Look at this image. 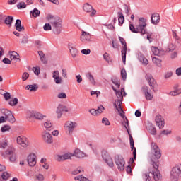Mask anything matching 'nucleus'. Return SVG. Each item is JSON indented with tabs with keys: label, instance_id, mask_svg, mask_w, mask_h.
Returning a JSON list of instances; mask_svg holds the SVG:
<instances>
[{
	"label": "nucleus",
	"instance_id": "f257e3e1",
	"mask_svg": "<svg viewBox=\"0 0 181 181\" xmlns=\"http://www.w3.org/2000/svg\"><path fill=\"white\" fill-rule=\"evenodd\" d=\"M151 153L149 154V158L152 162L153 168L155 169L153 171H149V174H152L155 181H161L162 175L159 171V162H155L160 159L162 157V153L160 152V148L156 144V143L152 142L151 144Z\"/></svg>",
	"mask_w": 181,
	"mask_h": 181
},
{
	"label": "nucleus",
	"instance_id": "f03ea898",
	"mask_svg": "<svg viewBox=\"0 0 181 181\" xmlns=\"http://www.w3.org/2000/svg\"><path fill=\"white\" fill-rule=\"evenodd\" d=\"M71 156H76V158H85L86 153L77 148L74 151V153H65L62 156H57V160L58 162H62L67 159H71Z\"/></svg>",
	"mask_w": 181,
	"mask_h": 181
},
{
	"label": "nucleus",
	"instance_id": "7ed1b4c3",
	"mask_svg": "<svg viewBox=\"0 0 181 181\" xmlns=\"http://www.w3.org/2000/svg\"><path fill=\"white\" fill-rule=\"evenodd\" d=\"M181 175V164H178L173 167L170 174L171 181H179Z\"/></svg>",
	"mask_w": 181,
	"mask_h": 181
},
{
	"label": "nucleus",
	"instance_id": "20e7f679",
	"mask_svg": "<svg viewBox=\"0 0 181 181\" xmlns=\"http://www.w3.org/2000/svg\"><path fill=\"white\" fill-rule=\"evenodd\" d=\"M181 175V164H178L173 167L170 174L171 181H179Z\"/></svg>",
	"mask_w": 181,
	"mask_h": 181
},
{
	"label": "nucleus",
	"instance_id": "39448f33",
	"mask_svg": "<svg viewBox=\"0 0 181 181\" xmlns=\"http://www.w3.org/2000/svg\"><path fill=\"white\" fill-rule=\"evenodd\" d=\"M115 163L118 170L122 171L125 169V160L122 156L117 154L115 156Z\"/></svg>",
	"mask_w": 181,
	"mask_h": 181
},
{
	"label": "nucleus",
	"instance_id": "423d86ee",
	"mask_svg": "<svg viewBox=\"0 0 181 181\" xmlns=\"http://www.w3.org/2000/svg\"><path fill=\"white\" fill-rule=\"evenodd\" d=\"M62 23V22L60 19L56 20L54 22H51L52 31L55 35H60V33H62V28L63 27Z\"/></svg>",
	"mask_w": 181,
	"mask_h": 181
},
{
	"label": "nucleus",
	"instance_id": "0eeeda50",
	"mask_svg": "<svg viewBox=\"0 0 181 181\" xmlns=\"http://www.w3.org/2000/svg\"><path fill=\"white\" fill-rule=\"evenodd\" d=\"M136 26L140 30L141 35H146V18L144 17L139 18V24Z\"/></svg>",
	"mask_w": 181,
	"mask_h": 181
},
{
	"label": "nucleus",
	"instance_id": "6e6552de",
	"mask_svg": "<svg viewBox=\"0 0 181 181\" xmlns=\"http://www.w3.org/2000/svg\"><path fill=\"white\" fill-rule=\"evenodd\" d=\"M119 40L121 45H123V49L121 51V52H122V62L124 64H125L127 62V42L125 41V39H124L121 36H119Z\"/></svg>",
	"mask_w": 181,
	"mask_h": 181
},
{
	"label": "nucleus",
	"instance_id": "1a4fd4ad",
	"mask_svg": "<svg viewBox=\"0 0 181 181\" xmlns=\"http://www.w3.org/2000/svg\"><path fill=\"white\" fill-rule=\"evenodd\" d=\"M102 159H103L110 168H114V161H112V158H111L107 151H102Z\"/></svg>",
	"mask_w": 181,
	"mask_h": 181
},
{
	"label": "nucleus",
	"instance_id": "9d476101",
	"mask_svg": "<svg viewBox=\"0 0 181 181\" xmlns=\"http://www.w3.org/2000/svg\"><path fill=\"white\" fill-rule=\"evenodd\" d=\"M145 78L147 80L151 90H153V91H156V88H155L156 87V81H155L152 74H146Z\"/></svg>",
	"mask_w": 181,
	"mask_h": 181
},
{
	"label": "nucleus",
	"instance_id": "9b49d317",
	"mask_svg": "<svg viewBox=\"0 0 181 181\" xmlns=\"http://www.w3.org/2000/svg\"><path fill=\"white\" fill-rule=\"evenodd\" d=\"M122 124L124 126V128L127 129V134L129 136L130 148L131 149H134V138H132V135H131V133L129 132V121L126 119V121L122 122Z\"/></svg>",
	"mask_w": 181,
	"mask_h": 181
},
{
	"label": "nucleus",
	"instance_id": "f8f14e48",
	"mask_svg": "<svg viewBox=\"0 0 181 181\" xmlns=\"http://www.w3.org/2000/svg\"><path fill=\"white\" fill-rule=\"evenodd\" d=\"M17 144L23 146V148H28L29 146V140L23 136H20L17 137Z\"/></svg>",
	"mask_w": 181,
	"mask_h": 181
},
{
	"label": "nucleus",
	"instance_id": "ddd939ff",
	"mask_svg": "<svg viewBox=\"0 0 181 181\" xmlns=\"http://www.w3.org/2000/svg\"><path fill=\"white\" fill-rule=\"evenodd\" d=\"M27 161H28V164L31 168H33L34 166H35L36 163H37L36 154H35V153L29 154V156L27 158Z\"/></svg>",
	"mask_w": 181,
	"mask_h": 181
},
{
	"label": "nucleus",
	"instance_id": "4468645a",
	"mask_svg": "<svg viewBox=\"0 0 181 181\" xmlns=\"http://www.w3.org/2000/svg\"><path fill=\"white\" fill-rule=\"evenodd\" d=\"M42 138L43 141L46 142V144H53V136L52 134H50V133L44 131L42 133Z\"/></svg>",
	"mask_w": 181,
	"mask_h": 181
},
{
	"label": "nucleus",
	"instance_id": "2eb2a0df",
	"mask_svg": "<svg viewBox=\"0 0 181 181\" xmlns=\"http://www.w3.org/2000/svg\"><path fill=\"white\" fill-rule=\"evenodd\" d=\"M83 9L85 12H87L88 13L90 12V16H94L95 13H97V11L93 8V6L89 4L88 3H86L83 6Z\"/></svg>",
	"mask_w": 181,
	"mask_h": 181
},
{
	"label": "nucleus",
	"instance_id": "dca6fc26",
	"mask_svg": "<svg viewBox=\"0 0 181 181\" xmlns=\"http://www.w3.org/2000/svg\"><path fill=\"white\" fill-rule=\"evenodd\" d=\"M69 112V108L66 107V106L63 105H59L57 108V118H62V116L63 115V112Z\"/></svg>",
	"mask_w": 181,
	"mask_h": 181
},
{
	"label": "nucleus",
	"instance_id": "f3484780",
	"mask_svg": "<svg viewBox=\"0 0 181 181\" xmlns=\"http://www.w3.org/2000/svg\"><path fill=\"white\" fill-rule=\"evenodd\" d=\"M16 152V149L13 146H11L5 152H1V155L6 159L8 156L13 155Z\"/></svg>",
	"mask_w": 181,
	"mask_h": 181
},
{
	"label": "nucleus",
	"instance_id": "a211bd4d",
	"mask_svg": "<svg viewBox=\"0 0 181 181\" xmlns=\"http://www.w3.org/2000/svg\"><path fill=\"white\" fill-rule=\"evenodd\" d=\"M65 127L67 128L69 134L70 135L73 134V131H74V129L77 127V123L73 122H66Z\"/></svg>",
	"mask_w": 181,
	"mask_h": 181
},
{
	"label": "nucleus",
	"instance_id": "6ab92c4d",
	"mask_svg": "<svg viewBox=\"0 0 181 181\" xmlns=\"http://www.w3.org/2000/svg\"><path fill=\"white\" fill-rule=\"evenodd\" d=\"M68 47L69 49L70 54H71L72 57L74 59L77 57V54H78V51L77 48H76V45L73 43H69L68 45Z\"/></svg>",
	"mask_w": 181,
	"mask_h": 181
},
{
	"label": "nucleus",
	"instance_id": "aec40b11",
	"mask_svg": "<svg viewBox=\"0 0 181 181\" xmlns=\"http://www.w3.org/2000/svg\"><path fill=\"white\" fill-rule=\"evenodd\" d=\"M155 121H156V126L158 127L160 129H162V128L165 127V122L163 121V119H162L161 115L156 116Z\"/></svg>",
	"mask_w": 181,
	"mask_h": 181
},
{
	"label": "nucleus",
	"instance_id": "412c9836",
	"mask_svg": "<svg viewBox=\"0 0 181 181\" xmlns=\"http://www.w3.org/2000/svg\"><path fill=\"white\" fill-rule=\"evenodd\" d=\"M122 100L123 99L115 100L114 103H113V105H114L115 108L117 110V111H118V112H119V110L122 112H124V110L122 109V106H121L122 104Z\"/></svg>",
	"mask_w": 181,
	"mask_h": 181
},
{
	"label": "nucleus",
	"instance_id": "4be33fe9",
	"mask_svg": "<svg viewBox=\"0 0 181 181\" xmlns=\"http://www.w3.org/2000/svg\"><path fill=\"white\" fill-rule=\"evenodd\" d=\"M81 42H85V40H86L87 42H91V34L86 31H82V34L81 35Z\"/></svg>",
	"mask_w": 181,
	"mask_h": 181
},
{
	"label": "nucleus",
	"instance_id": "5701e85b",
	"mask_svg": "<svg viewBox=\"0 0 181 181\" xmlns=\"http://www.w3.org/2000/svg\"><path fill=\"white\" fill-rule=\"evenodd\" d=\"M151 21L153 25H158V23H159V22L160 21V17L159 16V13H156L152 14Z\"/></svg>",
	"mask_w": 181,
	"mask_h": 181
},
{
	"label": "nucleus",
	"instance_id": "b1692460",
	"mask_svg": "<svg viewBox=\"0 0 181 181\" xmlns=\"http://www.w3.org/2000/svg\"><path fill=\"white\" fill-rule=\"evenodd\" d=\"M15 27L18 32H23V30H25V27L22 25V21H21L19 19L16 21Z\"/></svg>",
	"mask_w": 181,
	"mask_h": 181
},
{
	"label": "nucleus",
	"instance_id": "393cba45",
	"mask_svg": "<svg viewBox=\"0 0 181 181\" xmlns=\"http://www.w3.org/2000/svg\"><path fill=\"white\" fill-rule=\"evenodd\" d=\"M44 127L46 129V131H52L54 129L53 123L47 120L44 123Z\"/></svg>",
	"mask_w": 181,
	"mask_h": 181
},
{
	"label": "nucleus",
	"instance_id": "a878e982",
	"mask_svg": "<svg viewBox=\"0 0 181 181\" xmlns=\"http://www.w3.org/2000/svg\"><path fill=\"white\" fill-rule=\"evenodd\" d=\"M12 177V174L8 173V171H4L1 174V179L4 181L9 180Z\"/></svg>",
	"mask_w": 181,
	"mask_h": 181
},
{
	"label": "nucleus",
	"instance_id": "bb28decb",
	"mask_svg": "<svg viewBox=\"0 0 181 181\" xmlns=\"http://www.w3.org/2000/svg\"><path fill=\"white\" fill-rule=\"evenodd\" d=\"M33 117H34V118H35V119H40V120H42L44 118H46V115H43L42 113H40L39 112H35L33 113Z\"/></svg>",
	"mask_w": 181,
	"mask_h": 181
},
{
	"label": "nucleus",
	"instance_id": "cd10ccee",
	"mask_svg": "<svg viewBox=\"0 0 181 181\" xmlns=\"http://www.w3.org/2000/svg\"><path fill=\"white\" fill-rule=\"evenodd\" d=\"M112 88L115 91L117 100H124V96L122 95V92L117 90L114 86L112 87Z\"/></svg>",
	"mask_w": 181,
	"mask_h": 181
},
{
	"label": "nucleus",
	"instance_id": "c85d7f7f",
	"mask_svg": "<svg viewBox=\"0 0 181 181\" xmlns=\"http://www.w3.org/2000/svg\"><path fill=\"white\" fill-rule=\"evenodd\" d=\"M12 22H13V17L11 16H8L4 20V23L8 25L9 28L12 26Z\"/></svg>",
	"mask_w": 181,
	"mask_h": 181
},
{
	"label": "nucleus",
	"instance_id": "c756f323",
	"mask_svg": "<svg viewBox=\"0 0 181 181\" xmlns=\"http://www.w3.org/2000/svg\"><path fill=\"white\" fill-rule=\"evenodd\" d=\"M118 15V21H119V26H122V25L124 24V14H122V12H118L117 13Z\"/></svg>",
	"mask_w": 181,
	"mask_h": 181
},
{
	"label": "nucleus",
	"instance_id": "7c9ffc66",
	"mask_svg": "<svg viewBox=\"0 0 181 181\" xmlns=\"http://www.w3.org/2000/svg\"><path fill=\"white\" fill-rule=\"evenodd\" d=\"M129 30H131V32H132V33H141L139 28H138V25H136V28L135 26H134L132 24H129Z\"/></svg>",
	"mask_w": 181,
	"mask_h": 181
},
{
	"label": "nucleus",
	"instance_id": "2f4dec72",
	"mask_svg": "<svg viewBox=\"0 0 181 181\" xmlns=\"http://www.w3.org/2000/svg\"><path fill=\"white\" fill-rule=\"evenodd\" d=\"M38 54L40 56L41 62L46 64L47 63V60H46V57L45 56V54L43 53V51H38Z\"/></svg>",
	"mask_w": 181,
	"mask_h": 181
},
{
	"label": "nucleus",
	"instance_id": "473e14b6",
	"mask_svg": "<svg viewBox=\"0 0 181 181\" xmlns=\"http://www.w3.org/2000/svg\"><path fill=\"white\" fill-rule=\"evenodd\" d=\"M30 13L32 15V16H33V18H37L40 16V11L36 8L31 11Z\"/></svg>",
	"mask_w": 181,
	"mask_h": 181
},
{
	"label": "nucleus",
	"instance_id": "72a5a7b5",
	"mask_svg": "<svg viewBox=\"0 0 181 181\" xmlns=\"http://www.w3.org/2000/svg\"><path fill=\"white\" fill-rule=\"evenodd\" d=\"M37 88H39V87L36 84L28 85L25 87V90H30V91H37Z\"/></svg>",
	"mask_w": 181,
	"mask_h": 181
},
{
	"label": "nucleus",
	"instance_id": "f704fd0d",
	"mask_svg": "<svg viewBox=\"0 0 181 181\" xmlns=\"http://www.w3.org/2000/svg\"><path fill=\"white\" fill-rule=\"evenodd\" d=\"M17 56H19V54L15 51H12L11 53L10 54V59L11 60H19L21 62V59L16 57Z\"/></svg>",
	"mask_w": 181,
	"mask_h": 181
},
{
	"label": "nucleus",
	"instance_id": "c9c22d12",
	"mask_svg": "<svg viewBox=\"0 0 181 181\" xmlns=\"http://www.w3.org/2000/svg\"><path fill=\"white\" fill-rule=\"evenodd\" d=\"M87 78H88L89 81L93 84V86H95V80L94 79V76L91 74V73H88L86 74Z\"/></svg>",
	"mask_w": 181,
	"mask_h": 181
},
{
	"label": "nucleus",
	"instance_id": "e433bc0d",
	"mask_svg": "<svg viewBox=\"0 0 181 181\" xmlns=\"http://www.w3.org/2000/svg\"><path fill=\"white\" fill-rule=\"evenodd\" d=\"M1 112L5 116L6 119L12 114V112H11V110H9L8 109H3L1 110Z\"/></svg>",
	"mask_w": 181,
	"mask_h": 181
},
{
	"label": "nucleus",
	"instance_id": "4c0bfd02",
	"mask_svg": "<svg viewBox=\"0 0 181 181\" xmlns=\"http://www.w3.org/2000/svg\"><path fill=\"white\" fill-rule=\"evenodd\" d=\"M74 180H78V181H90L87 177L83 176V175H78L74 177Z\"/></svg>",
	"mask_w": 181,
	"mask_h": 181
},
{
	"label": "nucleus",
	"instance_id": "58836bf2",
	"mask_svg": "<svg viewBox=\"0 0 181 181\" xmlns=\"http://www.w3.org/2000/svg\"><path fill=\"white\" fill-rule=\"evenodd\" d=\"M148 132L151 135H156V128L153 124L150 126Z\"/></svg>",
	"mask_w": 181,
	"mask_h": 181
},
{
	"label": "nucleus",
	"instance_id": "ea45409f",
	"mask_svg": "<svg viewBox=\"0 0 181 181\" xmlns=\"http://www.w3.org/2000/svg\"><path fill=\"white\" fill-rule=\"evenodd\" d=\"M6 119L7 121H9L11 122V124H13V122H15V121H16L15 116H13V115H12V113L9 116L6 117Z\"/></svg>",
	"mask_w": 181,
	"mask_h": 181
},
{
	"label": "nucleus",
	"instance_id": "a19ab883",
	"mask_svg": "<svg viewBox=\"0 0 181 181\" xmlns=\"http://www.w3.org/2000/svg\"><path fill=\"white\" fill-rule=\"evenodd\" d=\"M18 98H14L13 99H12V100H10L8 104L9 105H11V107H15V105H18Z\"/></svg>",
	"mask_w": 181,
	"mask_h": 181
},
{
	"label": "nucleus",
	"instance_id": "79ce46f5",
	"mask_svg": "<svg viewBox=\"0 0 181 181\" xmlns=\"http://www.w3.org/2000/svg\"><path fill=\"white\" fill-rule=\"evenodd\" d=\"M18 9H25L26 8V3L21 1L17 4Z\"/></svg>",
	"mask_w": 181,
	"mask_h": 181
},
{
	"label": "nucleus",
	"instance_id": "37998d69",
	"mask_svg": "<svg viewBox=\"0 0 181 181\" xmlns=\"http://www.w3.org/2000/svg\"><path fill=\"white\" fill-rule=\"evenodd\" d=\"M112 82L113 83V84H115V86H116L117 88H119V87H121V83H119V81H118L117 78H112Z\"/></svg>",
	"mask_w": 181,
	"mask_h": 181
},
{
	"label": "nucleus",
	"instance_id": "c03bdc74",
	"mask_svg": "<svg viewBox=\"0 0 181 181\" xmlns=\"http://www.w3.org/2000/svg\"><path fill=\"white\" fill-rule=\"evenodd\" d=\"M7 146H8V141L4 140L0 142V148L1 149H6Z\"/></svg>",
	"mask_w": 181,
	"mask_h": 181
},
{
	"label": "nucleus",
	"instance_id": "a18cd8bd",
	"mask_svg": "<svg viewBox=\"0 0 181 181\" xmlns=\"http://www.w3.org/2000/svg\"><path fill=\"white\" fill-rule=\"evenodd\" d=\"M178 94H181V90L179 89H176L174 91L170 92L169 95L173 97L178 95Z\"/></svg>",
	"mask_w": 181,
	"mask_h": 181
},
{
	"label": "nucleus",
	"instance_id": "49530a36",
	"mask_svg": "<svg viewBox=\"0 0 181 181\" xmlns=\"http://www.w3.org/2000/svg\"><path fill=\"white\" fill-rule=\"evenodd\" d=\"M121 76L122 80L125 81L127 80V71L124 68L121 70Z\"/></svg>",
	"mask_w": 181,
	"mask_h": 181
},
{
	"label": "nucleus",
	"instance_id": "de8ad7c7",
	"mask_svg": "<svg viewBox=\"0 0 181 181\" xmlns=\"http://www.w3.org/2000/svg\"><path fill=\"white\" fill-rule=\"evenodd\" d=\"M151 52L154 54V56H158L159 54V49L156 47H151Z\"/></svg>",
	"mask_w": 181,
	"mask_h": 181
},
{
	"label": "nucleus",
	"instance_id": "09e8293b",
	"mask_svg": "<svg viewBox=\"0 0 181 181\" xmlns=\"http://www.w3.org/2000/svg\"><path fill=\"white\" fill-rule=\"evenodd\" d=\"M152 60L153 63H154V64H156V66H159L162 62V60L157 57H153Z\"/></svg>",
	"mask_w": 181,
	"mask_h": 181
},
{
	"label": "nucleus",
	"instance_id": "8fccbe9b",
	"mask_svg": "<svg viewBox=\"0 0 181 181\" xmlns=\"http://www.w3.org/2000/svg\"><path fill=\"white\" fill-rule=\"evenodd\" d=\"M10 129H11V126L8 124H6L1 128V132H6V131H10Z\"/></svg>",
	"mask_w": 181,
	"mask_h": 181
},
{
	"label": "nucleus",
	"instance_id": "3c124183",
	"mask_svg": "<svg viewBox=\"0 0 181 181\" xmlns=\"http://www.w3.org/2000/svg\"><path fill=\"white\" fill-rule=\"evenodd\" d=\"M146 97V100H147V101H151V100H152L153 98V95L151 94V93L147 92L145 95Z\"/></svg>",
	"mask_w": 181,
	"mask_h": 181
},
{
	"label": "nucleus",
	"instance_id": "603ef678",
	"mask_svg": "<svg viewBox=\"0 0 181 181\" xmlns=\"http://www.w3.org/2000/svg\"><path fill=\"white\" fill-rule=\"evenodd\" d=\"M81 172H84V170L79 167L76 170L72 171V175H78V173H81Z\"/></svg>",
	"mask_w": 181,
	"mask_h": 181
},
{
	"label": "nucleus",
	"instance_id": "864d4df0",
	"mask_svg": "<svg viewBox=\"0 0 181 181\" xmlns=\"http://www.w3.org/2000/svg\"><path fill=\"white\" fill-rule=\"evenodd\" d=\"M102 124H104V125H111V123L110 122V120H108V118L103 117L102 119Z\"/></svg>",
	"mask_w": 181,
	"mask_h": 181
},
{
	"label": "nucleus",
	"instance_id": "5fc2aeb1",
	"mask_svg": "<svg viewBox=\"0 0 181 181\" xmlns=\"http://www.w3.org/2000/svg\"><path fill=\"white\" fill-rule=\"evenodd\" d=\"M4 100L6 101H8V100H11V93L9 92H6L3 94Z\"/></svg>",
	"mask_w": 181,
	"mask_h": 181
},
{
	"label": "nucleus",
	"instance_id": "6e6d98bb",
	"mask_svg": "<svg viewBox=\"0 0 181 181\" xmlns=\"http://www.w3.org/2000/svg\"><path fill=\"white\" fill-rule=\"evenodd\" d=\"M103 59L107 62L110 63L111 62V60L110 59V54L105 52L103 54Z\"/></svg>",
	"mask_w": 181,
	"mask_h": 181
},
{
	"label": "nucleus",
	"instance_id": "4d7b16f0",
	"mask_svg": "<svg viewBox=\"0 0 181 181\" xmlns=\"http://www.w3.org/2000/svg\"><path fill=\"white\" fill-rule=\"evenodd\" d=\"M43 29L46 31L52 30V25H50V23H45L43 27Z\"/></svg>",
	"mask_w": 181,
	"mask_h": 181
},
{
	"label": "nucleus",
	"instance_id": "13d9d810",
	"mask_svg": "<svg viewBox=\"0 0 181 181\" xmlns=\"http://www.w3.org/2000/svg\"><path fill=\"white\" fill-rule=\"evenodd\" d=\"M29 78V73L24 72L22 75V80L23 81H26L27 79Z\"/></svg>",
	"mask_w": 181,
	"mask_h": 181
},
{
	"label": "nucleus",
	"instance_id": "bf43d9fd",
	"mask_svg": "<svg viewBox=\"0 0 181 181\" xmlns=\"http://www.w3.org/2000/svg\"><path fill=\"white\" fill-rule=\"evenodd\" d=\"M54 81L56 83V84H62V81H63V79L62 78V77L58 76V77L54 78Z\"/></svg>",
	"mask_w": 181,
	"mask_h": 181
},
{
	"label": "nucleus",
	"instance_id": "052dcab7",
	"mask_svg": "<svg viewBox=\"0 0 181 181\" xmlns=\"http://www.w3.org/2000/svg\"><path fill=\"white\" fill-rule=\"evenodd\" d=\"M140 62L141 63H143V64H144L145 66H147L148 61L146 58H145L144 57H141L140 58Z\"/></svg>",
	"mask_w": 181,
	"mask_h": 181
},
{
	"label": "nucleus",
	"instance_id": "680f3d73",
	"mask_svg": "<svg viewBox=\"0 0 181 181\" xmlns=\"http://www.w3.org/2000/svg\"><path fill=\"white\" fill-rule=\"evenodd\" d=\"M104 110H105V108H104V106H103V105H100L99 107H98V109H96L98 115L102 114V112H103V111H104Z\"/></svg>",
	"mask_w": 181,
	"mask_h": 181
},
{
	"label": "nucleus",
	"instance_id": "e2e57ef3",
	"mask_svg": "<svg viewBox=\"0 0 181 181\" xmlns=\"http://www.w3.org/2000/svg\"><path fill=\"white\" fill-rule=\"evenodd\" d=\"M81 53H82V54H85L86 56H87L88 54H90V53H91V50H90V49H82L81 51Z\"/></svg>",
	"mask_w": 181,
	"mask_h": 181
},
{
	"label": "nucleus",
	"instance_id": "0e129e2a",
	"mask_svg": "<svg viewBox=\"0 0 181 181\" xmlns=\"http://www.w3.org/2000/svg\"><path fill=\"white\" fill-rule=\"evenodd\" d=\"M141 91H142V93H144V95H145V94H146L147 93L149 92V89H148V86H142V88H141Z\"/></svg>",
	"mask_w": 181,
	"mask_h": 181
},
{
	"label": "nucleus",
	"instance_id": "69168bd1",
	"mask_svg": "<svg viewBox=\"0 0 181 181\" xmlns=\"http://www.w3.org/2000/svg\"><path fill=\"white\" fill-rule=\"evenodd\" d=\"M9 160H10V162H15V160H16V153L10 156Z\"/></svg>",
	"mask_w": 181,
	"mask_h": 181
},
{
	"label": "nucleus",
	"instance_id": "338daca9",
	"mask_svg": "<svg viewBox=\"0 0 181 181\" xmlns=\"http://www.w3.org/2000/svg\"><path fill=\"white\" fill-rule=\"evenodd\" d=\"M89 112H90V114H91V115H94L95 117L98 115L97 110H95V109H90L89 110Z\"/></svg>",
	"mask_w": 181,
	"mask_h": 181
},
{
	"label": "nucleus",
	"instance_id": "774afa93",
	"mask_svg": "<svg viewBox=\"0 0 181 181\" xmlns=\"http://www.w3.org/2000/svg\"><path fill=\"white\" fill-rule=\"evenodd\" d=\"M144 179L145 181H151V175H149V174L145 173L144 175Z\"/></svg>",
	"mask_w": 181,
	"mask_h": 181
}]
</instances>
